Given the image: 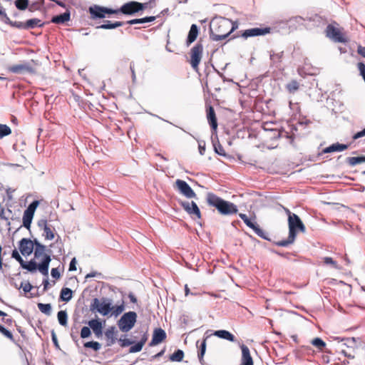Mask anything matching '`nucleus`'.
Segmentation results:
<instances>
[{"label": "nucleus", "mask_w": 365, "mask_h": 365, "mask_svg": "<svg viewBox=\"0 0 365 365\" xmlns=\"http://www.w3.org/2000/svg\"><path fill=\"white\" fill-rule=\"evenodd\" d=\"M206 200L207 204L215 207L222 215H232L238 212L237 206L230 201H227L212 192L207 194Z\"/></svg>", "instance_id": "obj_1"}, {"label": "nucleus", "mask_w": 365, "mask_h": 365, "mask_svg": "<svg viewBox=\"0 0 365 365\" xmlns=\"http://www.w3.org/2000/svg\"><path fill=\"white\" fill-rule=\"evenodd\" d=\"M51 261V255L44 254L41 262L37 263L34 259H32L28 262H25L23 269L31 273H34L38 269L43 276L47 277Z\"/></svg>", "instance_id": "obj_2"}, {"label": "nucleus", "mask_w": 365, "mask_h": 365, "mask_svg": "<svg viewBox=\"0 0 365 365\" xmlns=\"http://www.w3.org/2000/svg\"><path fill=\"white\" fill-rule=\"evenodd\" d=\"M113 309L112 299L103 297L101 299L94 298L90 305V311L92 312H98L103 316H107Z\"/></svg>", "instance_id": "obj_3"}, {"label": "nucleus", "mask_w": 365, "mask_h": 365, "mask_svg": "<svg viewBox=\"0 0 365 365\" xmlns=\"http://www.w3.org/2000/svg\"><path fill=\"white\" fill-rule=\"evenodd\" d=\"M138 315L135 312L129 311L125 312L117 322V325L122 332H128L135 326Z\"/></svg>", "instance_id": "obj_4"}, {"label": "nucleus", "mask_w": 365, "mask_h": 365, "mask_svg": "<svg viewBox=\"0 0 365 365\" xmlns=\"http://www.w3.org/2000/svg\"><path fill=\"white\" fill-rule=\"evenodd\" d=\"M231 24L232 20L227 18L215 16L210 21V33L224 34L229 31L228 29L230 27Z\"/></svg>", "instance_id": "obj_5"}, {"label": "nucleus", "mask_w": 365, "mask_h": 365, "mask_svg": "<svg viewBox=\"0 0 365 365\" xmlns=\"http://www.w3.org/2000/svg\"><path fill=\"white\" fill-rule=\"evenodd\" d=\"M148 3H140L135 1H130L123 4L120 7V14L127 16H133L136 13L143 11L147 7Z\"/></svg>", "instance_id": "obj_6"}, {"label": "nucleus", "mask_w": 365, "mask_h": 365, "mask_svg": "<svg viewBox=\"0 0 365 365\" xmlns=\"http://www.w3.org/2000/svg\"><path fill=\"white\" fill-rule=\"evenodd\" d=\"M289 234L297 237L299 232H305L306 227L301 218L296 214L295 215H290L289 219H287Z\"/></svg>", "instance_id": "obj_7"}, {"label": "nucleus", "mask_w": 365, "mask_h": 365, "mask_svg": "<svg viewBox=\"0 0 365 365\" xmlns=\"http://www.w3.org/2000/svg\"><path fill=\"white\" fill-rule=\"evenodd\" d=\"M203 53V45L197 42L191 49H190V63L191 67L195 70H198L199 64L201 61Z\"/></svg>", "instance_id": "obj_8"}, {"label": "nucleus", "mask_w": 365, "mask_h": 365, "mask_svg": "<svg viewBox=\"0 0 365 365\" xmlns=\"http://www.w3.org/2000/svg\"><path fill=\"white\" fill-rule=\"evenodd\" d=\"M176 187L178 191L187 198H196L197 195L185 180L178 179L175 181Z\"/></svg>", "instance_id": "obj_9"}, {"label": "nucleus", "mask_w": 365, "mask_h": 365, "mask_svg": "<svg viewBox=\"0 0 365 365\" xmlns=\"http://www.w3.org/2000/svg\"><path fill=\"white\" fill-rule=\"evenodd\" d=\"M179 204L190 216L195 215L197 219L201 218L202 215L200 208L194 201L188 202L180 200L179 201Z\"/></svg>", "instance_id": "obj_10"}, {"label": "nucleus", "mask_w": 365, "mask_h": 365, "mask_svg": "<svg viewBox=\"0 0 365 365\" xmlns=\"http://www.w3.org/2000/svg\"><path fill=\"white\" fill-rule=\"evenodd\" d=\"M305 21H308L310 22H313L314 25L318 26L322 21V17L317 14H314L312 16L302 17L301 16H296L291 17L289 20H286L284 21L285 24L288 22H294L297 24L302 25L303 22Z\"/></svg>", "instance_id": "obj_11"}, {"label": "nucleus", "mask_w": 365, "mask_h": 365, "mask_svg": "<svg viewBox=\"0 0 365 365\" xmlns=\"http://www.w3.org/2000/svg\"><path fill=\"white\" fill-rule=\"evenodd\" d=\"M34 240H31L29 238H22L19 242V250L22 255L29 256L34 252Z\"/></svg>", "instance_id": "obj_12"}, {"label": "nucleus", "mask_w": 365, "mask_h": 365, "mask_svg": "<svg viewBox=\"0 0 365 365\" xmlns=\"http://www.w3.org/2000/svg\"><path fill=\"white\" fill-rule=\"evenodd\" d=\"M11 73L16 74L34 73L35 68L29 63L13 65L9 68Z\"/></svg>", "instance_id": "obj_13"}, {"label": "nucleus", "mask_w": 365, "mask_h": 365, "mask_svg": "<svg viewBox=\"0 0 365 365\" xmlns=\"http://www.w3.org/2000/svg\"><path fill=\"white\" fill-rule=\"evenodd\" d=\"M326 35L335 42L344 43L345 38L343 36L340 31L331 24H329L326 29Z\"/></svg>", "instance_id": "obj_14"}, {"label": "nucleus", "mask_w": 365, "mask_h": 365, "mask_svg": "<svg viewBox=\"0 0 365 365\" xmlns=\"http://www.w3.org/2000/svg\"><path fill=\"white\" fill-rule=\"evenodd\" d=\"M88 12L91 19H101L107 16L106 7L94 4L89 6Z\"/></svg>", "instance_id": "obj_15"}, {"label": "nucleus", "mask_w": 365, "mask_h": 365, "mask_svg": "<svg viewBox=\"0 0 365 365\" xmlns=\"http://www.w3.org/2000/svg\"><path fill=\"white\" fill-rule=\"evenodd\" d=\"M85 323L91 328L93 332L97 338H99L103 335V329L105 320L102 322L101 319L97 317L88 322H85Z\"/></svg>", "instance_id": "obj_16"}, {"label": "nucleus", "mask_w": 365, "mask_h": 365, "mask_svg": "<svg viewBox=\"0 0 365 365\" xmlns=\"http://www.w3.org/2000/svg\"><path fill=\"white\" fill-rule=\"evenodd\" d=\"M270 32V28L264 27V28H252L249 29H246L243 31L242 34V36L245 38H247L249 37L264 36Z\"/></svg>", "instance_id": "obj_17"}, {"label": "nucleus", "mask_w": 365, "mask_h": 365, "mask_svg": "<svg viewBox=\"0 0 365 365\" xmlns=\"http://www.w3.org/2000/svg\"><path fill=\"white\" fill-rule=\"evenodd\" d=\"M166 339V332L162 328H156L153 331L151 341L149 343L150 346H155L161 343Z\"/></svg>", "instance_id": "obj_18"}, {"label": "nucleus", "mask_w": 365, "mask_h": 365, "mask_svg": "<svg viewBox=\"0 0 365 365\" xmlns=\"http://www.w3.org/2000/svg\"><path fill=\"white\" fill-rule=\"evenodd\" d=\"M34 247L35 259H38L41 257L43 258L44 254L50 255L51 252V250H46V247L44 245L40 243L37 239H34Z\"/></svg>", "instance_id": "obj_19"}, {"label": "nucleus", "mask_w": 365, "mask_h": 365, "mask_svg": "<svg viewBox=\"0 0 365 365\" xmlns=\"http://www.w3.org/2000/svg\"><path fill=\"white\" fill-rule=\"evenodd\" d=\"M207 121L212 130L217 128V120L214 108L212 106H208L206 108Z\"/></svg>", "instance_id": "obj_20"}, {"label": "nucleus", "mask_w": 365, "mask_h": 365, "mask_svg": "<svg viewBox=\"0 0 365 365\" xmlns=\"http://www.w3.org/2000/svg\"><path fill=\"white\" fill-rule=\"evenodd\" d=\"M240 346L242 350V365H253V359L249 348L244 344H242Z\"/></svg>", "instance_id": "obj_21"}, {"label": "nucleus", "mask_w": 365, "mask_h": 365, "mask_svg": "<svg viewBox=\"0 0 365 365\" xmlns=\"http://www.w3.org/2000/svg\"><path fill=\"white\" fill-rule=\"evenodd\" d=\"M70 19L71 12L68 9H66V11L64 13L53 16L51 18V21L56 24H63L70 21Z\"/></svg>", "instance_id": "obj_22"}, {"label": "nucleus", "mask_w": 365, "mask_h": 365, "mask_svg": "<svg viewBox=\"0 0 365 365\" xmlns=\"http://www.w3.org/2000/svg\"><path fill=\"white\" fill-rule=\"evenodd\" d=\"M209 332L210 331L207 330V331H205V334H204V337L200 344V346H199V351H198V353H197V356H198V359H199V361L201 364H202V362L204 361V359H203V357H204V355L206 352V341H207V339L208 338H210L212 334H209Z\"/></svg>", "instance_id": "obj_23"}, {"label": "nucleus", "mask_w": 365, "mask_h": 365, "mask_svg": "<svg viewBox=\"0 0 365 365\" xmlns=\"http://www.w3.org/2000/svg\"><path fill=\"white\" fill-rule=\"evenodd\" d=\"M117 333V331L115 330V327L114 326H112L107 329V330L105 331V336L106 338V346H110L113 344L115 343L117 340V337L115 336V334Z\"/></svg>", "instance_id": "obj_24"}, {"label": "nucleus", "mask_w": 365, "mask_h": 365, "mask_svg": "<svg viewBox=\"0 0 365 365\" xmlns=\"http://www.w3.org/2000/svg\"><path fill=\"white\" fill-rule=\"evenodd\" d=\"M212 336H217L218 338L225 339L227 341L235 342L236 341L235 336L229 331L225 329H220L213 331Z\"/></svg>", "instance_id": "obj_25"}, {"label": "nucleus", "mask_w": 365, "mask_h": 365, "mask_svg": "<svg viewBox=\"0 0 365 365\" xmlns=\"http://www.w3.org/2000/svg\"><path fill=\"white\" fill-rule=\"evenodd\" d=\"M349 145L347 144H343L339 143H335L325 148L322 150V153H330L333 152H341L348 148Z\"/></svg>", "instance_id": "obj_26"}, {"label": "nucleus", "mask_w": 365, "mask_h": 365, "mask_svg": "<svg viewBox=\"0 0 365 365\" xmlns=\"http://www.w3.org/2000/svg\"><path fill=\"white\" fill-rule=\"evenodd\" d=\"M199 34V28L198 26L193 24L191 25L187 39H186V45L187 46H189L192 43H193L196 38H197Z\"/></svg>", "instance_id": "obj_27"}, {"label": "nucleus", "mask_w": 365, "mask_h": 365, "mask_svg": "<svg viewBox=\"0 0 365 365\" xmlns=\"http://www.w3.org/2000/svg\"><path fill=\"white\" fill-rule=\"evenodd\" d=\"M124 24L123 21H115L112 22L110 21H105L103 24L97 26L96 29H115L118 27L122 26Z\"/></svg>", "instance_id": "obj_28"}, {"label": "nucleus", "mask_w": 365, "mask_h": 365, "mask_svg": "<svg viewBox=\"0 0 365 365\" xmlns=\"http://www.w3.org/2000/svg\"><path fill=\"white\" fill-rule=\"evenodd\" d=\"M159 16H160V15H158L157 16H145V17L140 18V19H133L126 21V24H130V25H133V24H138L149 23V22H152V21H155L156 19V18H158Z\"/></svg>", "instance_id": "obj_29"}, {"label": "nucleus", "mask_w": 365, "mask_h": 365, "mask_svg": "<svg viewBox=\"0 0 365 365\" xmlns=\"http://www.w3.org/2000/svg\"><path fill=\"white\" fill-rule=\"evenodd\" d=\"M44 24L43 22L41 23V21L38 19H30L26 21V30L33 29L36 27L41 28Z\"/></svg>", "instance_id": "obj_30"}, {"label": "nucleus", "mask_w": 365, "mask_h": 365, "mask_svg": "<svg viewBox=\"0 0 365 365\" xmlns=\"http://www.w3.org/2000/svg\"><path fill=\"white\" fill-rule=\"evenodd\" d=\"M73 297V291L68 287H63L60 292V300L62 302H68Z\"/></svg>", "instance_id": "obj_31"}, {"label": "nucleus", "mask_w": 365, "mask_h": 365, "mask_svg": "<svg viewBox=\"0 0 365 365\" xmlns=\"http://www.w3.org/2000/svg\"><path fill=\"white\" fill-rule=\"evenodd\" d=\"M346 162L351 167H354L358 164L365 163V156L359 155L356 157H348L346 158Z\"/></svg>", "instance_id": "obj_32"}, {"label": "nucleus", "mask_w": 365, "mask_h": 365, "mask_svg": "<svg viewBox=\"0 0 365 365\" xmlns=\"http://www.w3.org/2000/svg\"><path fill=\"white\" fill-rule=\"evenodd\" d=\"M296 240V237L289 234L287 239L280 240L275 242V245L279 247H286L293 244Z\"/></svg>", "instance_id": "obj_33"}, {"label": "nucleus", "mask_w": 365, "mask_h": 365, "mask_svg": "<svg viewBox=\"0 0 365 365\" xmlns=\"http://www.w3.org/2000/svg\"><path fill=\"white\" fill-rule=\"evenodd\" d=\"M58 322L60 325L66 327L68 324V314L66 310H61L57 314Z\"/></svg>", "instance_id": "obj_34"}, {"label": "nucleus", "mask_w": 365, "mask_h": 365, "mask_svg": "<svg viewBox=\"0 0 365 365\" xmlns=\"http://www.w3.org/2000/svg\"><path fill=\"white\" fill-rule=\"evenodd\" d=\"M34 214L27 212L26 211L24 212L23 215V226L26 229L29 230L31 227V225L32 222V220L34 217Z\"/></svg>", "instance_id": "obj_35"}, {"label": "nucleus", "mask_w": 365, "mask_h": 365, "mask_svg": "<svg viewBox=\"0 0 365 365\" xmlns=\"http://www.w3.org/2000/svg\"><path fill=\"white\" fill-rule=\"evenodd\" d=\"M184 358V351L181 349H177L173 354L170 355L169 359L171 361L180 362L182 361Z\"/></svg>", "instance_id": "obj_36"}, {"label": "nucleus", "mask_w": 365, "mask_h": 365, "mask_svg": "<svg viewBox=\"0 0 365 365\" xmlns=\"http://www.w3.org/2000/svg\"><path fill=\"white\" fill-rule=\"evenodd\" d=\"M252 230L255 232V234L263 240L270 241L271 239L269 237V235L267 232L264 231L258 224L256 225L255 227H253Z\"/></svg>", "instance_id": "obj_37"}, {"label": "nucleus", "mask_w": 365, "mask_h": 365, "mask_svg": "<svg viewBox=\"0 0 365 365\" xmlns=\"http://www.w3.org/2000/svg\"><path fill=\"white\" fill-rule=\"evenodd\" d=\"M125 310V303L124 301H122L120 304L113 306V309L111 310V315L115 317H118L122 312Z\"/></svg>", "instance_id": "obj_38"}, {"label": "nucleus", "mask_w": 365, "mask_h": 365, "mask_svg": "<svg viewBox=\"0 0 365 365\" xmlns=\"http://www.w3.org/2000/svg\"><path fill=\"white\" fill-rule=\"evenodd\" d=\"M230 35V34L227 31L224 34H214V33H210V38L213 41H219L223 39H225L227 37H228Z\"/></svg>", "instance_id": "obj_39"}, {"label": "nucleus", "mask_w": 365, "mask_h": 365, "mask_svg": "<svg viewBox=\"0 0 365 365\" xmlns=\"http://www.w3.org/2000/svg\"><path fill=\"white\" fill-rule=\"evenodd\" d=\"M283 55V51H281L280 53H270V60L272 61V63L275 65L276 67H278V63L281 62Z\"/></svg>", "instance_id": "obj_40"}, {"label": "nucleus", "mask_w": 365, "mask_h": 365, "mask_svg": "<svg viewBox=\"0 0 365 365\" xmlns=\"http://www.w3.org/2000/svg\"><path fill=\"white\" fill-rule=\"evenodd\" d=\"M39 310L47 316L51 314V304L38 303L37 304Z\"/></svg>", "instance_id": "obj_41"}, {"label": "nucleus", "mask_w": 365, "mask_h": 365, "mask_svg": "<svg viewBox=\"0 0 365 365\" xmlns=\"http://www.w3.org/2000/svg\"><path fill=\"white\" fill-rule=\"evenodd\" d=\"M212 144H213V148H214V150H215V153H217V155H219L220 156H223V157L227 156V154L225 152L223 147L219 143L218 140L217 141V143H215L212 140Z\"/></svg>", "instance_id": "obj_42"}, {"label": "nucleus", "mask_w": 365, "mask_h": 365, "mask_svg": "<svg viewBox=\"0 0 365 365\" xmlns=\"http://www.w3.org/2000/svg\"><path fill=\"white\" fill-rule=\"evenodd\" d=\"M11 133V129L6 124L0 123V139L9 135Z\"/></svg>", "instance_id": "obj_43"}, {"label": "nucleus", "mask_w": 365, "mask_h": 365, "mask_svg": "<svg viewBox=\"0 0 365 365\" xmlns=\"http://www.w3.org/2000/svg\"><path fill=\"white\" fill-rule=\"evenodd\" d=\"M311 344L319 350H322L326 346V343L319 337L313 339Z\"/></svg>", "instance_id": "obj_44"}, {"label": "nucleus", "mask_w": 365, "mask_h": 365, "mask_svg": "<svg viewBox=\"0 0 365 365\" xmlns=\"http://www.w3.org/2000/svg\"><path fill=\"white\" fill-rule=\"evenodd\" d=\"M85 348H90L97 351L100 350L101 347V344L98 341H90L84 343L83 344Z\"/></svg>", "instance_id": "obj_45"}, {"label": "nucleus", "mask_w": 365, "mask_h": 365, "mask_svg": "<svg viewBox=\"0 0 365 365\" xmlns=\"http://www.w3.org/2000/svg\"><path fill=\"white\" fill-rule=\"evenodd\" d=\"M29 4V0H16L14 1L16 7L21 11L26 10L28 8Z\"/></svg>", "instance_id": "obj_46"}, {"label": "nucleus", "mask_w": 365, "mask_h": 365, "mask_svg": "<svg viewBox=\"0 0 365 365\" xmlns=\"http://www.w3.org/2000/svg\"><path fill=\"white\" fill-rule=\"evenodd\" d=\"M38 205H39V201L35 200L32 201L29 205L28 207L24 211L34 215V212H35L37 207L38 206Z\"/></svg>", "instance_id": "obj_47"}, {"label": "nucleus", "mask_w": 365, "mask_h": 365, "mask_svg": "<svg viewBox=\"0 0 365 365\" xmlns=\"http://www.w3.org/2000/svg\"><path fill=\"white\" fill-rule=\"evenodd\" d=\"M287 88L289 93H294L299 89V83L297 81H292L287 85Z\"/></svg>", "instance_id": "obj_48"}, {"label": "nucleus", "mask_w": 365, "mask_h": 365, "mask_svg": "<svg viewBox=\"0 0 365 365\" xmlns=\"http://www.w3.org/2000/svg\"><path fill=\"white\" fill-rule=\"evenodd\" d=\"M0 333L6 338L9 339L11 341H14L12 333L1 324H0Z\"/></svg>", "instance_id": "obj_49"}, {"label": "nucleus", "mask_w": 365, "mask_h": 365, "mask_svg": "<svg viewBox=\"0 0 365 365\" xmlns=\"http://www.w3.org/2000/svg\"><path fill=\"white\" fill-rule=\"evenodd\" d=\"M44 237L46 240H52L55 237V235L53 231L51 230L50 226L48 225L47 227L43 229Z\"/></svg>", "instance_id": "obj_50"}, {"label": "nucleus", "mask_w": 365, "mask_h": 365, "mask_svg": "<svg viewBox=\"0 0 365 365\" xmlns=\"http://www.w3.org/2000/svg\"><path fill=\"white\" fill-rule=\"evenodd\" d=\"M91 328L88 327H83L81 330V337L82 339H86L91 336Z\"/></svg>", "instance_id": "obj_51"}, {"label": "nucleus", "mask_w": 365, "mask_h": 365, "mask_svg": "<svg viewBox=\"0 0 365 365\" xmlns=\"http://www.w3.org/2000/svg\"><path fill=\"white\" fill-rule=\"evenodd\" d=\"M143 346L139 341L135 342L134 344L130 345L129 349V353H137L143 349Z\"/></svg>", "instance_id": "obj_52"}, {"label": "nucleus", "mask_w": 365, "mask_h": 365, "mask_svg": "<svg viewBox=\"0 0 365 365\" xmlns=\"http://www.w3.org/2000/svg\"><path fill=\"white\" fill-rule=\"evenodd\" d=\"M0 16L1 20L6 24H8L10 26L11 20L9 19V17L7 16L5 10L0 6Z\"/></svg>", "instance_id": "obj_53"}, {"label": "nucleus", "mask_w": 365, "mask_h": 365, "mask_svg": "<svg viewBox=\"0 0 365 365\" xmlns=\"http://www.w3.org/2000/svg\"><path fill=\"white\" fill-rule=\"evenodd\" d=\"M118 341L121 347H127L134 344L133 340L127 338H120Z\"/></svg>", "instance_id": "obj_54"}, {"label": "nucleus", "mask_w": 365, "mask_h": 365, "mask_svg": "<svg viewBox=\"0 0 365 365\" xmlns=\"http://www.w3.org/2000/svg\"><path fill=\"white\" fill-rule=\"evenodd\" d=\"M324 264H331L334 268L335 269H339L338 267L337 262L334 261L331 257H325L323 259Z\"/></svg>", "instance_id": "obj_55"}, {"label": "nucleus", "mask_w": 365, "mask_h": 365, "mask_svg": "<svg viewBox=\"0 0 365 365\" xmlns=\"http://www.w3.org/2000/svg\"><path fill=\"white\" fill-rule=\"evenodd\" d=\"M357 68L359 71V75L365 82V63L364 62H359L357 63Z\"/></svg>", "instance_id": "obj_56"}, {"label": "nucleus", "mask_w": 365, "mask_h": 365, "mask_svg": "<svg viewBox=\"0 0 365 365\" xmlns=\"http://www.w3.org/2000/svg\"><path fill=\"white\" fill-rule=\"evenodd\" d=\"M10 26L11 27L17 28L19 29H25L26 30V22L11 21Z\"/></svg>", "instance_id": "obj_57"}, {"label": "nucleus", "mask_w": 365, "mask_h": 365, "mask_svg": "<svg viewBox=\"0 0 365 365\" xmlns=\"http://www.w3.org/2000/svg\"><path fill=\"white\" fill-rule=\"evenodd\" d=\"M199 153L201 155H203L205 152V142L203 140H197Z\"/></svg>", "instance_id": "obj_58"}, {"label": "nucleus", "mask_w": 365, "mask_h": 365, "mask_svg": "<svg viewBox=\"0 0 365 365\" xmlns=\"http://www.w3.org/2000/svg\"><path fill=\"white\" fill-rule=\"evenodd\" d=\"M51 277L54 279H59L61 277V273L58 268H52L51 271Z\"/></svg>", "instance_id": "obj_59"}, {"label": "nucleus", "mask_w": 365, "mask_h": 365, "mask_svg": "<svg viewBox=\"0 0 365 365\" xmlns=\"http://www.w3.org/2000/svg\"><path fill=\"white\" fill-rule=\"evenodd\" d=\"M120 10V8L118 9H112V8H108V7H106V14H107V16H110V15H112V14H120V11H119Z\"/></svg>", "instance_id": "obj_60"}, {"label": "nucleus", "mask_w": 365, "mask_h": 365, "mask_svg": "<svg viewBox=\"0 0 365 365\" xmlns=\"http://www.w3.org/2000/svg\"><path fill=\"white\" fill-rule=\"evenodd\" d=\"M364 136H365V128L363 130H361L359 132H356L355 134H354V135L352 136V138H353V140H357Z\"/></svg>", "instance_id": "obj_61"}, {"label": "nucleus", "mask_w": 365, "mask_h": 365, "mask_svg": "<svg viewBox=\"0 0 365 365\" xmlns=\"http://www.w3.org/2000/svg\"><path fill=\"white\" fill-rule=\"evenodd\" d=\"M245 224L250 228H251L252 230L253 229V227H255L256 226V225L257 224V222L255 221H252L250 218H247L245 221H244Z\"/></svg>", "instance_id": "obj_62"}, {"label": "nucleus", "mask_w": 365, "mask_h": 365, "mask_svg": "<svg viewBox=\"0 0 365 365\" xmlns=\"http://www.w3.org/2000/svg\"><path fill=\"white\" fill-rule=\"evenodd\" d=\"M51 340H52V342H53V345L55 346V347L59 349L58 339H57L56 334L53 330L51 331Z\"/></svg>", "instance_id": "obj_63"}, {"label": "nucleus", "mask_w": 365, "mask_h": 365, "mask_svg": "<svg viewBox=\"0 0 365 365\" xmlns=\"http://www.w3.org/2000/svg\"><path fill=\"white\" fill-rule=\"evenodd\" d=\"M76 257H73L71 262H70V264H69V271H76Z\"/></svg>", "instance_id": "obj_64"}]
</instances>
